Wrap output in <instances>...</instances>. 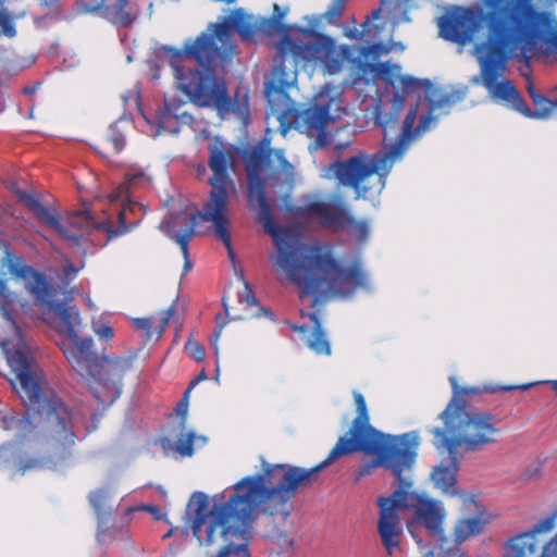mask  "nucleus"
Instances as JSON below:
<instances>
[{"label":"nucleus","instance_id":"1","mask_svg":"<svg viewBox=\"0 0 557 557\" xmlns=\"http://www.w3.org/2000/svg\"><path fill=\"white\" fill-rule=\"evenodd\" d=\"M248 180L249 209L258 208L257 220L265 233L273 237L276 252L270 259L286 278L300 288V298L313 296L311 308H315L320 296L327 294L350 295L357 288L368 287V277L360 261L343 267L331 247L309 245L301 240L293 228L280 227L272 215L265 196V187L283 185L294 176V166L284 157L283 149L269 148L263 140L245 157Z\"/></svg>","mask_w":557,"mask_h":557},{"label":"nucleus","instance_id":"2","mask_svg":"<svg viewBox=\"0 0 557 557\" xmlns=\"http://www.w3.org/2000/svg\"><path fill=\"white\" fill-rule=\"evenodd\" d=\"M16 299L7 281L0 278V319L17 339L12 351H8V363L14 374L11 384L26 407L24 414H7L1 421L3 429L16 431L22 441L32 437L35 444L45 446L47 454L20 458L14 463L12 475L63 471L74 463L77 414L53 389L41 385V371L10 309Z\"/></svg>","mask_w":557,"mask_h":557},{"label":"nucleus","instance_id":"3","mask_svg":"<svg viewBox=\"0 0 557 557\" xmlns=\"http://www.w3.org/2000/svg\"><path fill=\"white\" fill-rule=\"evenodd\" d=\"M288 11L287 7L274 3L271 16L252 24L243 9H235L230 15L209 24L195 39L186 40L181 49L164 46L180 89L198 106L214 108L220 116L240 114L239 102L228 96L226 83L218 79L214 71L230 63L236 47L232 40L234 32L243 40L252 38L258 32L268 37L293 36L295 25L283 23Z\"/></svg>","mask_w":557,"mask_h":557},{"label":"nucleus","instance_id":"4","mask_svg":"<svg viewBox=\"0 0 557 557\" xmlns=\"http://www.w3.org/2000/svg\"><path fill=\"white\" fill-rule=\"evenodd\" d=\"M357 416L349 429L330 450L327 457L311 468L287 463H269L263 458L262 472L248 475L231 487H300L320 482L322 471L337 459L363 453L374 457V466L389 470L398 487H412V469L418 457L420 436L417 431L400 435L384 434L370 424L363 395L354 392Z\"/></svg>","mask_w":557,"mask_h":557},{"label":"nucleus","instance_id":"5","mask_svg":"<svg viewBox=\"0 0 557 557\" xmlns=\"http://www.w3.org/2000/svg\"><path fill=\"white\" fill-rule=\"evenodd\" d=\"M10 273L18 278L29 280L28 292L36 305L44 309L55 329L66 337L61 349L74 371L85 377L89 389L103 408L111 406L122 393V379L133 368L136 355L98 356L94 342L82 324L78 309L72 305V292L53 288L45 274L26 264L21 257H14L9 263Z\"/></svg>","mask_w":557,"mask_h":557},{"label":"nucleus","instance_id":"6","mask_svg":"<svg viewBox=\"0 0 557 557\" xmlns=\"http://www.w3.org/2000/svg\"><path fill=\"white\" fill-rule=\"evenodd\" d=\"M297 490H245L228 499L214 496L210 506L207 494L196 491L189 498L186 511L191 518L193 534L201 541V528H206V544L214 542L216 531L227 544L216 557H251L248 543L252 523L263 518L264 536L282 549L294 545L286 530V522L294 509Z\"/></svg>","mask_w":557,"mask_h":557},{"label":"nucleus","instance_id":"7","mask_svg":"<svg viewBox=\"0 0 557 557\" xmlns=\"http://www.w3.org/2000/svg\"><path fill=\"white\" fill-rule=\"evenodd\" d=\"M400 71L399 65L389 62L370 63L360 58L350 60L349 81L352 87L369 86L374 84L377 78H382L396 90L387 110L382 109L381 106H376L374 110V120L383 129L384 141H386L388 132L395 131L398 126L406 102V94L424 91L430 108L426 115L432 116L431 123L434 121L432 113L450 109L463 100L467 95V88L446 90L434 87L429 79L416 78L401 74Z\"/></svg>","mask_w":557,"mask_h":557},{"label":"nucleus","instance_id":"8","mask_svg":"<svg viewBox=\"0 0 557 557\" xmlns=\"http://www.w3.org/2000/svg\"><path fill=\"white\" fill-rule=\"evenodd\" d=\"M419 106L418 100L409 108L400 133L387 149L375 153L360 151L345 160H337L329 165V174L337 180L338 185L354 189L357 198L381 194L395 161L403 157L412 139L430 127L431 115H421L414 127Z\"/></svg>","mask_w":557,"mask_h":557},{"label":"nucleus","instance_id":"9","mask_svg":"<svg viewBox=\"0 0 557 557\" xmlns=\"http://www.w3.org/2000/svg\"><path fill=\"white\" fill-rule=\"evenodd\" d=\"M307 26L295 25V36L285 35L277 42L273 78L281 89H287L297 79L298 66L314 64L330 75L342 71L344 59L349 60L350 47L342 45L318 29L326 24L322 14L306 16Z\"/></svg>","mask_w":557,"mask_h":557},{"label":"nucleus","instance_id":"10","mask_svg":"<svg viewBox=\"0 0 557 557\" xmlns=\"http://www.w3.org/2000/svg\"><path fill=\"white\" fill-rule=\"evenodd\" d=\"M484 5L486 12L482 20L486 25L487 36L485 41L475 48L483 86L494 100L505 102L521 114H529L530 108L512 82L509 79L498 82L506 70L509 54L520 48L496 5H493L491 0H485Z\"/></svg>","mask_w":557,"mask_h":557},{"label":"nucleus","instance_id":"11","mask_svg":"<svg viewBox=\"0 0 557 557\" xmlns=\"http://www.w3.org/2000/svg\"><path fill=\"white\" fill-rule=\"evenodd\" d=\"M380 517L377 531L388 555L399 549L403 534L401 516H410L430 533H443L444 511L442 503L417 490H394L387 497H379Z\"/></svg>","mask_w":557,"mask_h":557},{"label":"nucleus","instance_id":"12","mask_svg":"<svg viewBox=\"0 0 557 557\" xmlns=\"http://www.w3.org/2000/svg\"><path fill=\"white\" fill-rule=\"evenodd\" d=\"M208 149V166L212 172L208 183L211 190L199 215L202 221L212 223L215 236L223 242L230 258L234 259L228 231V190L233 186L231 171L235 165L236 151L219 136L211 140Z\"/></svg>","mask_w":557,"mask_h":557},{"label":"nucleus","instance_id":"13","mask_svg":"<svg viewBox=\"0 0 557 557\" xmlns=\"http://www.w3.org/2000/svg\"><path fill=\"white\" fill-rule=\"evenodd\" d=\"M440 419L445 430L433 428L430 432L434 435V445L450 455H457L459 448L476 451L496 441L497 419L488 412H450V408H445Z\"/></svg>","mask_w":557,"mask_h":557},{"label":"nucleus","instance_id":"14","mask_svg":"<svg viewBox=\"0 0 557 557\" xmlns=\"http://www.w3.org/2000/svg\"><path fill=\"white\" fill-rule=\"evenodd\" d=\"M554 528V517H547L531 530L511 536L505 544L504 557H557V533L549 541L541 537Z\"/></svg>","mask_w":557,"mask_h":557},{"label":"nucleus","instance_id":"15","mask_svg":"<svg viewBox=\"0 0 557 557\" xmlns=\"http://www.w3.org/2000/svg\"><path fill=\"white\" fill-rule=\"evenodd\" d=\"M437 25L442 38L463 46L473 39L479 17L470 8L455 7L438 18Z\"/></svg>","mask_w":557,"mask_h":557},{"label":"nucleus","instance_id":"16","mask_svg":"<svg viewBox=\"0 0 557 557\" xmlns=\"http://www.w3.org/2000/svg\"><path fill=\"white\" fill-rule=\"evenodd\" d=\"M332 120L330 106H312L294 115V127L309 137H315L317 147L326 145L325 128Z\"/></svg>","mask_w":557,"mask_h":557},{"label":"nucleus","instance_id":"17","mask_svg":"<svg viewBox=\"0 0 557 557\" xmlns=\"http://www.w3.org/2000/svg\"><path fill=\"white\" fill-rule=\"evenodd\" d=\"M305 212L319 222L335 230H345L355 224L346 203L342 200L333 202L312 201L306 205Z\"/></svg>","mask_w":557,"mask_h":557},{"label":"nucleus","instance_id":"18","mask_svg":"<svg viewBox=\"0 0 557 557\" xmlns=\"http://www.w3.org/2000/svg\"><path fill=\"white\" fill-rule=\"evenodd\" d=\"M13 187L14 194L18 200L24 203V206L36 216L40 223L49 226L65 239L71 240L77 238L65 226L62 225L60 216L55 210L44 206L36 196L21 190L15 186Z\"/></svg>","mask_w":557,"mask_h":557},{"label":"nucleus","instance_id":"19","mask_svg":"<svg viewBox=\"0 0 557 557\" xmlns=\"http://www.w3.org/2000/svg\"><path fill=\"white\" fill-rule=\"evenodd\" d=\"M89 500L98 520L97 541H107L106 531L120 503L111 495V490H95L89 494Z\"/></svg>","mask_w":557,"mask_h":557},{"label":"nucleus","instance_id":"20","mask_svg":"<svg viewBox=\"0 0 557 557\" xmlns=\"http://www.w3.org/2000/svg\"><path fill=\"white\" fill-rule=\"evenodd\" d=\"M102 17L111 23L128 27L138 16L136 0H102Z\"/></svg>","mask_w":557,"mask_h":557},{"label":"nucleus","instance_id":"21","mask_svg":"<svg viewBox=\"0 0 557 557\" xmlns=\"http://www.w3.org/2000/svg\"><path fill=\"white\" fill-rule=\"evenodd\" d=\"M119 226L113 227V224L110 220H103L101 222H95L91 215V212L88 210L77 211L73 215V220H81L85 227L87 228H96L102 231L107 234L109 240L119 237L121 235L126 234L129 231V226L126 223V209L123 208L119 211L117 214Z\"/></svg>","mask_w":557,"mask_h":557},{"label":"nucleus","instance_id":"22","mask_svg":"<svg viewBox=\"0 0 557 557\" xmlns=\"http://www.w3.org/2000/svg\"><path fill=\"white\" fill-rule=\"evenodd\" d=\"M459 470L457 455L448 454V458L434 467L432 480L435 487H455Z\"/></svg>","mask_w":557,"mask_h":557},{"label":"nucleus","instance_id":"23","mask_svg":"<svg viewBox=\"0 0 557 557\" xmlns=\"http://www.w3.org/2000/svg\"><path fill=\"white\" fill-rule=\"evenodd\" d=\"M307 317L313 323L311 336L307 341L308 347L317 355H331V344L326 338V334L322 327V323L318 311L307 313Z\"/></svg>","mask_w":557,"mask_h":557},{"label":"nucleus","instance_id":"24","mask_svg":"<svg viewBox=\"0 0 557 557\" xmlns=\"http://www.w3.org/2000/svg\"><path fill=\"white\" fill-rule=\"evenodd\" d=\"M177 302V298L174 299L172 305L164 311V318L160 326L154 330L153 320L151 318H135L133 319V327L137 332H141L146 336V341H150L153 337L157 339L161 336L164 329L166 327L170 318L174 314L175 305Z\"/></svg>","mask_w":557,"mask_h":557},{"label":"nucleus","instance_id":"25","mask_svg":"<svg viewBox=\"0 0 557 557\" xmlns=\"http://www.w3.org/2000/svg\"><path fill=\"white\" fill-rule=\"evenodd\" d=\"M199 211L191 214L188 225L184 228V231L180 234L171 236V238L180 246V249L184 257V274L189 272L193 269V263L189 259V249L188 244L190 239L196 234V227L199 224Z\"/></svg>","mask_w":557,"mask_h":557},{"label":"nucleus","instance_id":"26","mask_svg":"<svg viewBox=\"0 0 557 557\" xmlns=\"http://www.w3.org/2000/svg\"><path fill=\"white\" fill-rule=\"evenodd\" d=\"M453 386V397L446 408H450V412L468 410V403L463 396L480 394L479 387H460L455 377L449 379Z\"/></svg>","mask_w":557,"mask_h":557},{"label":"nucleus","instance_id":"27","mask_svg":"<svg viewBox=\"0 0 557 557\" xmlns=\"http://www.w3.org/2000/svg\"><path fill=\"white\" fill-rule=\"evenodd\" d=\"M195 433L186 432L181 433L177 438V443H172L169 438H161V446L164 450H175L182 457H190L194 454V442H195Z\"/></svg>","mask_w":557,"mask_h":557},{"label":"nucleus","instance_id":"28","mask_svg":"<svg viewBox=\"0 0 557 557\" xmlns=\"http://www.w3.org/2000/svg\"><path fill=\"white\" fill-rule=\"evenodd\" d=\"M484 524L485 521L480 518H469L459 521L454 531L455 542L461 544L469 536L480 534Z\"/></svg>","mask_w":557,"mask_h":557},{"label":"nucleus","instance_id":"29","mask_svg":"<svg viewBox=\"0 0 557 557\" xmlns=\"http://www.w3.org/2000/svg\"><path fill=\"white\" fill-rule=\"evenodd\" d=\"M239 301L245 302L247 307H255L256 311L251 313V317L260 318L262 314L269 317L271 320H274V314L270 309L263 308L259 305L256 295L251 288V286L245 282L244 288L238 295Z\"/></svg>","mask_w":557,"mask_h":557},{"label":"nucleus","instance_id":"30","mask_svg":"<svg viewBox=\"0 0 557 557\" xmlns=\"http://www.w3.org/2000/svg\"><path fill=\"white\" fill-rule=\"evenodd\" d=\"M4 0H0V30L8 38H14L17 35L15 20L23 17L24 13L12 14L3 8Z\"/></svg>","mask_w":557,"mask_h":557},{"label":"nucleus","instance_id":"31","mask_svg":"<svg viewBox=\"0 0 557 557\" xmlns=\"http://www.w3.org/2000/svg\"><path fill=\"white\" fill-rule=\"evenodd\" d=\"M533 103L535 106V111H532L530 109V113L523 115L528 117L545 119L548 117L554 111V109L557 108V97L554 100H552L546 96L541 95L540 97H537V99H535Z\"/></svg>","mask_w":557,"mask_h":557},{"label":"nucleus","instance_id":"32","mask_svg":"<svg viewBox=\"0 0 557 557\" xmlns=\"http://www.w3.org/2000/svg\"><path fill=\"white\" fill-rule=\"evenodd\" d=\"M102 0H76L72 4L73 17L99 14L102 16Z\"/></svg>","mask_w":557,"mask_h":557},{"label":"nucleus","instance_id":"33","mask_svg":"<svg viewBox=\"0 0 557 557\" xmlns=\"http://www.w3.org/2000/svg\"><path fill=\"white\" fill-rule=\"evenodd\" d=\"M348 0H332L322 17H325L327 25L338 26Z\"/></svg>","mask_w":557,"mask_h":557},{"label":"nucleus","instance_id":"34","mask_svg":"<svg viewBox=\"0 0 557 557\" xmlns=\"http://www.w3.org/2000/svg\"><path fill=\"white\" fill-rule=\"evenodd\" d=\"M382 10L381 8L374 10L370 16L367 17V21L362 23V30H358L355 28H346L344 30V36L351 40H362L364 37V34L370 32L369 24L373 20H379L381 17Z\"/></svg>","mask_w":557,"mask_h":557},{"label":"nucleus","instance_id":"35","mask_svg":"<svg viewBox=\"0 0 557 557\" xmlns=\"http://www.w3.org/2000/svg\"><path fill=\"white\" fill-rule=\"evenodd\" d=\"M103 144L111 146L113 153H119L125 146V138L114 125H111Z\"/></svg>","mask_w":557,"mask_h":557},{"label":"nucleus","instance_id":"36","mask_svg":"<svg viewBox=\"0 0 557 557\" xmlns=\"http://www.w3.org/2000/svg\"><path fill=\"white\" fill-rule=\"evenodd\" d=\"M108 536L107 541H98L100 544H109L116 539H121L126 534V524H119L116 522L115 516L112 517V520L109 522V529L106 531Z\"/></svg>","mask_w":557,"mask_h":557},{"label":"nucleus","instance_id":"37","mask_svg":"<svg viewBox=\"0 0 557 557\" xmlns=\"http://www.w3.org/2000/svg\"><path fill=\"white\" fill-rule=\"evenodd\" d=\"M185 351L186 354L191 358L194 359L195 361L197 362H200L202 361L205 358H206V351H205V348L203 346L197 342V341H191L189 339L186 344H185Z\"/></svg>","mask_w":557,"mask_h":557},{"label":"nucleus","instance_id":"38","mask_svg":"<svg viewBox=\"0 0 557 557\" xmlns=\"http://www.w3.org/2000/svg\"><path fill=\"white\" fill-rule=\"evenodd\" d=\"M387 52V49L382 44H373L370 46H363L360 48V59L364 58H372L373 60H376L380 58L382 53Z\"/></svg>","mask_w":557,"mask_h":557},{"label":"nucleus","instance_id":"39","mask_svg":"<svg viewBox=\"0 0 557 557\" xmlns=\"http://www.w3.org/2000/svg\"><path fill=\"white\" fill-rule=\"evenodd\" d=\"M138 509L150 512L153 516L154 520H162L165 517V515L161 511L160 507L154 505H143L138 507ZM135 510H137V508L127 507L125 509V515H128Z\"/></svg>","mask_w":557,"mask_h":557},{"label":"nucleus","instance_id":"40","mask_svg":"<svg viewBox=\"0 0 557 557\" xmlns=\"http://www.w3.org/2000/svg\"><path fill=\"white\" fill-rule=\"evenodd\" d=\"M144 181H147V176L144 171L129 172L125 176L127 188L135 187Z\"/></svg>","mask_w":557,"mask_h":557},{"label":"nucleus","instance_id":"41","mask_svg":"<svg viewBox=\"0 0 557 557\" xmlns=\"http://www.w3.org/2000/svg\"><path fill=\"white\" fill-rule=\"evenodd\" d=\"M39 7L48 9L55 17L60 15L62 0H36Z\"/></svg>","mask_w":557,"mask_h":557},{"label":"nucleus","instance_id":"42","mask_svg":"<svg viewBox=\"0 0 557 557\" xmlns=\"http://www.w3.org/2000/svg\"><path fill=\"white\" fill-rule=\"evenodd\" d=\"M542 467H543V462H541V461H536V462L532 463L525 470V472L523 473V476L527 480H533V479L537 478L542 473Z\"/></svg>","mask_w":557,"mask_h":557},{"label":"nucleus","instance_id":"43","mask_svg":"<svg viewBox=\"0 0 557 557\" xmlns=\"http://www.w3.org/2000/svg\"><path fill=\"white\" fill-rule=\"evenodd\" d=\"M96 333L99 337L104 339H111L114 336V330L110 325H102L100 329L96 330Z\"/></svg>","mask_w":557,"mask_h":557},{"label":"nucleus","instance_id":"44","mask_svg":"<svg viewBox=\"0 0 557 557\" xmlns=\"http://www.w3.org/2000/svg\"><path fill=\"white\" fill-rule=\"evenodd\" d=\"M207 379V373L205 370H201L200 373L198 375H196L194 377V380H191V382L189 383V386L188 388L186 389V392L184 393V397L187 398L188 397V394L190 392L191 388H194L198 383H200L201 381H205Z\"/></svg>","mask_w":557,"mask_h":557},{"label":"nucleus","instance_id":"45","mask_svg":"<svg viewBox=\"0 0 557 557\" xmlns=\"http://www.w3.org/2000/svg\"><path fill=\"white\" fill-rule=\"evenodd\" d=\"M536 383H525V384H520V385H504V386H500L499 389L506 391V392H510V391H513V389L527 391V389H529L530 387H532Z\"/></svg>","mask_w":557,"mask_h":557},{"label":"nucleus","instance_id":"46","mask_svg":"<svg viewBox=\"0 0 557 557\" xmlns=\"http://www.w3.org/2000/svg\"><path fill=\"white\" fill-rule=\"evenodd\" d=\"M527 90H528V94L530 96V98L532 99V101L534 102L535 99H537V97L541 96V94H539L534 87V85L532 84V82H529L528 86H527Z\"/></svg>","mask_w":557,"mask_h":557},{"label":"nucleus","instance_id":"47","mask_svg":"<svg viewBox=\"0 0 557 557\" xmlns=\"http://www.w3.org/2000/svg\"><path fill=\"white\" fill-rule=\"evenodd\" d=\"M222 329H223V324H219L213 333V335L211 336L210 338V342L213 346L216 345L220 336H221V333H222Z\"/></svg>","mask_w":557,"mask_h":557},{"label":"nucleus","instance_id":"48","mask_svg":"<svg viewBox=\"0 0 557 557\" xmlns=\"http://www.w3.org/2000/svg\"><path fill=\"white\" fill-rule=\"evenodd\" d=\"M65 274L69 276V275H73L75 276L77 274V270L73 267V265H67L65 268Z\"/></svg>","mask_w":557,"mask_h":557},{"label":"nucleus","instance_id":"49","mask_svg":"<svg viewBox=\"0 0 557 557\" xmlns=\"http://www.w3.org/2000/svg\"><path fill=\"white\" fill-rule=\"evenodd\" d=\"M36 92V87H30V86H27V87H24L23 88V94L24 95H34Z\"/></svg>","mask_w":557,"mask_h":557},{"label":"nucleus","instance_id":"50","mask_svg":"<svg viewBox=\"0 0 557 557\" xmlns=\"http://www.w3.org/2000/svg\"><path fill=\"white\" fill-rule=\"evenodd\" d=\"M185 399L186 398L184 397V399L178 403V405H177L178 411L183 410L184 412H186V410H187V403L185 401Z\"/></svg>","mask_w":557,"mask_h":557},{"label":"nucleus","instance_id":"51","mask_svg":"<svg viewBox=\"0 0 557 557\" xmlns=\"http://www.w3.org/2000/svg\"><path fill=\"white\" fill-rule=\"evenodd\" d=\"M280 129H281L282 135L285 136L289 129V125H285L283 122H281Z\"/></svg>","mask_w":557,"mask_h":557},{"label":"nucleus","instance_id":"52","mask_svg":"<svg viewBox=\"0 0 557 557\" xmlns=\"http://www.w3.org/2000/svg\"><path fill=\"white\" fill-rule=\"evenodd\" d=\"M293 330L296 331V332H306L308 330V326H306V325H302V326L293 325Z\"/></svg>","mask_w":557,"mask_h":557},{"label":"nucleus","instance_id":"53","mask_svg":"<svg viewBox=\"0 0 557 557\" xmlns=\"http://www.w3.org/2000/svg\"><path fill=\"white\" fill-rule=\"evenodd\" d=\"M10 342H11V339L9 337H1L0 338V344L3 345V346L10 344Z\"/></svg>","mask_w":557,"mask_h":557},{"label":"nucleus","instance_id":"54","mask_svg":"<svg viewBox=\"0 0 557 557\" xmlns=\"http://www.w3.org/2000/svg\"><path fill=\"white\" fill-rule=\"evenodd\" d=\"M4 244V231L0 228V246Z\"/></svg>","mask_w":557,"mask_h":557},{"label":"nucleus","instance_id":"55","mask_svg":"<svg viewBox=\"0 0 557 557\" xmlns=\"http://www.w3.org/2000/svg\"><path fill=\"white\" fill-rule=\"evenodd\" d=\"M549 383L552 384L553 389H554V391L556 392V394H557V380L550 381Z\"/></svg>","mask_w":557,"mask_h":557},{"label":"nucleus","instance_id":"56","mask_svg":"<svg viewBox=\"0 0 557 557\" xmlns=\"http://www.w3.org/2000/svg\"><path fill=\"white\" fill-rule=\"evenodd\" d=\"M244 108L247 111V108H248V96L247 95L245 96Z\"/></svg>","mask_w":557,"mask_h":557},{"label":"nucleus","instance_id":"57","mask_svg":"<svg viewBox=\"0 0 557 557\" xmlns=\"http://www.w3.org/2000/svg\"><path fill=\"white\" fill-rule=\"evenodd\" d=\"M445 492H451V494L457 493L459 490L453 488V490H444Z\"/></svg>","mask_w":557,"mask_h":557},{"label":"nucleus","instance_id":"58","mask_svg":"<svg viewBox=\"0 0 557 557\" xmlns=\"http://www.w3.org/2000/svg\"><path fill=\"white\" fill-rule=\"evenodd\" d=\"M172 533H173V530H170V531L164 535V539L170 537V536L172 535Z\"/></svg>","mask_w":557,"mask_h":557},{"label":"nucleus","instance_id":"59","mask_svg":"<svg viewBox=\"0 0 557 557\" xmlns=\"http://www.w3.org/2000/svg\"><path fill=\"white\" fill-rule=\"evenodd\" d=\"M550 92H552V94L557 92V86H556V87H554V88L552 89V91H550Z\"/></svg>","mask_w":557,"mask_h":557},{"label":"nucleus","instance_id":"60","mask_svg":"<svg viewBox=\"0 0 557 557\" xmlns=\"http://www.w3.org/2000/svg\"><path fill=\"white\" fill-rule=\"evenodd\" d=\"M172 222H173L172 220H171V221H169V222L166 223V226H168V227H170V225H171V223H172Z\"/></svg>","mask_w":557,"mask_h":557},{"label":"nucleus","instance_id":"61","mask_svg":"<svg viewBox=\"0 0 557 557\" xmlns=\"http://www.w3.org/2000/svg\"><path fill=\"white\" fill-rule=\"evenodd\" d=\"M144 487L150 488V487H152V485L151 484H147Z\"/></svg>","mask_w":557,"mask_h":557}]
</instances>
